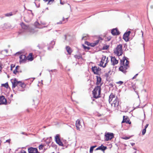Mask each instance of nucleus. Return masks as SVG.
I'll use <instances>...</instances> for the list:
<instances>
[{
    "label": "nucleus",
    "mask_w": 153,
    "mask_h": 153,
    "mask_svg": "<svg viewBox=\"0 0 153 153\" xmlns=\"http://www.w3.org/2000/svg\"><path fill=\"white\" fill-rule=\"evenodd\" d=\"M134 79V77H132V79Z\"/></svg>",
    "instance_id": "61"
},
{
    "label": "nucleus",
    "mask_w": 153,
    "mask_h": 153,
    "mask_svg": "<svg viewBox=\"0 0 153 153\" xmlns=\"http://www.w3.org/2000/svg\"><path fill=\"white\" fill-rule=\"evenodd\" d=\"M96 147V146H93L90 147V153H92L94 149Z\"/></svg>",
    "instance_id": "28"
},
{
    "label": "nucleus",
    "mask_w": 153,
    "mask_h": 153,
    "mask_svg": "<svg viewBox=\"0 0 153 153\" xmlns=\"http://www.w3.org/2000/svg\"><path fill=\"white\" fill-rule=\"evenodd\" d=\"M111 33L113 35H118L120 34V32L117 28H114L111 30Z\"/></svg>",
    "instance_id": "16"
},
{
    "label": "nucleus",
    "mask_w": 153,
    "mask_h": 153,
    "mask_svg": "<svg viewBox=\"0 0 153 153\" xmlns=\"http://www.w3.org/2000/svg\"><path fill=\"white\" fill-rule=\"evenodd\" d=\"M62 23V21H60V22H57V24H61Z\"/></svg>",
    "instance_id": "49"
},
{
    "label": "nucleus",
    "mask_w": 153,
    "mask_h": 153,
    "mask_svg": "<svg viewBox=\"0 0 153 153\" xmlns=\"http://www.w3.org/2000/svg\"><path fill=\"white\" fill-rule=\"evenodd\" d=\"M34 25L36 28H42L46 27L45 26L42 27L41 25L37 22L34 23Z\"/></svg>",
    "instance_id": "20"
},
{
    "label": "nucleus",
    "mask_w": 153,
    "mask_h": 153,
    "mask_svg": "<svg viewBox=\"0 0 153 153\" xmlns=\"http://www.w3.org/2000/svg\"><path fill=\"white\" fill-rule=\"evenodd\" d=\"M130 33V31H128L127 32L125 33L124 34L123 38L127 42L129 41L128 36Z\"/></svg>",
    "instance_id": "9"
},
{
    "label": "nucleus",
    "mask_w": 153,
    "mask_h": 153,
    "mask_svg": "<svg viewBox=\"0 0 153 153\" xmlns=\"http://www.w3.org/2000/svg\"><path fill=\"white\" fill-rule=\"evenodd\" d=\"M91 69L94 73L97 75L98 74L100 70L99 67L97 66L92 67Z\"/></svg>",
    "instance_id": "7"
},
{
    "label": "nucleus",
    "mask_w": 153,
    "mask_h": 153,
    "mask_svg": "<svg viewBox=\"0 0 153 153\" xmlns=\"http://www.w3.org/2000/svg\"><path fill=\"white\" fill-rule=\"evenodd\" d=\"M107 149V147L106 146H104L102 145L101 146L97 148L96 149V150H101L102 151H104Z\"/></svg>",
    "instance_id": "21"
},
{
    "label": "nucleus",
    "mask_w": 153,
    "mask_h": 153,
    "mask_svg": "<svg viewBox=\"0 0 153 153\" xmlns=\"http://www.w3.org/2000/svg\"><path fill=\"white\" fill-rule=\"evenodd\" d=\"M123 82L121 81H120L117 82V83L120 85H122L123 84Z\"/></svg>",
    "instance_id": "40"
},
{
    "label": "nucleus",
    "mask_w": 153,
    "mask_h": 153,
    "mask_svg": "<svg viewBox=\"0 0 153 153\" xmlns=\"http://www.w3.org/2000/svg\"><path fill=\"white\" fill-rule=\"evenodd\" d=\"M127 123L130 124L131 122L129 121L128 118L127 116H123V120L122 122V123Z\"/></svg>",
    "instance_id": "18"
},
{
    "label": "nucleus",
    "mask_w": 153,
    "mask_h": 153,
    "mask_svg": "<svg viewBox=\"0 0 153 153\" xmlns=\"http://www.w3.org/2000/svg\"><path fill=\"white\" fill-rule=\"evenodd\" d=\"M46 9H47V10H48V7L47 8H46Z\"/></svg>",
    "instance_id": "62"
},
{
    "label": "nucleus",
    "mask_w": 153,
    "mask_h": 153,
    "mask_svg": "<svg viewBox=\"0 0 153 153\" xmlns=\"http://www.w3.org/2000/svg\"><path fill=\"white\" fill-rule=\"evenodd\" d=\"M19 53V52H18L17 53H16V54H17V53Z\"/></svg>",
    "instance_id": "64"
},
{
    "label": "nucleus",
    "mask_w": 153,
    "mask_h": 153,
    "mask_svg": "<svg viewBox=\"0 0 153 153\" xmlns=\"http://www.w3.org/2000/svg\"><path fill=\"white\" fill-rule=\"evenodd\" d=\"M53 43L54 44H55V42L54 41L52 43Z\"/></svg>",
    "instance_id": "60"
},
{
    "label": "nucleus",
    "mask_w": 153,
    "mask_h": 153,
    "mask_svg": "<svg viewBox=\"0 0 153 153\" xmlns=\"http://www.w3.org/2000/svg\"><path fill=\"white\" fill-rule=\"evenodd\" d=\"M100 40H102V39L100 37L98 39L95 41V42H94V43L96 45H97L99 43Z\"/></svg>",
    "instance_id": "27"
},
{
    "label": "nucleus",
    "mask_w": 153,
    "mask_h": 153,
    "mask_svg": "<svg viewBox=\"0 0 153 153\" xmlns=\"http://www.w3.org/2000/svg\"><path fill=\"white\" fill-rule=\"evenodd\" d=\"M138 74H137L134 76V79H135L136 77L138 75Z\"/></svg>",
    "instance_id": "53"
},
{
    "label": "nucleus",
    "mask_w": 153,
    "mask_h": 153,
    "mask_svg": "<svg viewBox=\"0 0 153 153\" xmlns=\"http://www.w3.org/2000/svg\"><path fill=\"white\" fill-rule=\"evenodd\" d=\"M45 2L48 1V4H51L54 1V0H43Z\"/></svg>",
    "instance_id": "26"
},
{
    "label": "nucleus",
    "mask_w": 153,
    "mask_h": 153,
    "mask_svg": "<svg viewBox=\"0 0 153 153\" xmlns=\"http://www.w3.org/2000/svg\"><path fill=\"white\" fill-rule=\"evenodd\" d=\"M105 139L106 141H108L111 140L114 137V134L112 133H108L105 134Z\"/></svg>",
    "instance_id": "6"
},
{
    "label": "nucleus",
    "mask_w": 153,
    "mask_h": 153,
    "mask_svg": "<svg viewBox=\"0 0 153 153\" xmlns=\"http://www.w3.org/2000/svg\"><path fill=\"white\" fill-rule=\"evenodd\" d=\"M76 126L77 129L78 130H80V129L81 127V125H80V120L79 119L76 121Z\"/></svg>",
    "instance_id": "17"
},
{
    "label": "nucleus",
    "mask_w": 153,
    "mask_h": 153,
    "mask_svg": "<svg viewBox=\"0 0 153 153\" xmlns=\"http://www.w3.org/2000/svg\"><path fill=\"white\" fill-rule=\"evenodd\" d=\"M119 99L116 97L114 100L113 102L112 103H111L112 105H114L115 107H117L119 105Z\"/></svg>",
    "instance_id": "14"
},
{
    "label": "nucleus",
    "mask_w": 153,
    "mask_h": 153,
    "mask_svg": "<svg viewBox=\"0 0 153 153\" xmlns=\"http://www.w3.org/2000/svg\"><path fill=\"white\" fill-rule=\"evenodd\" d=\"M28 151L29 153H39L37 149L32 147L28 148Z\"/></svg>",
    "instance_id": "8"
},
{
    "label": "nucleus",
    "mask_w": 153,
    "mask_h": 153,
    "mask_svg": "<svg viewBox=\"0 0 153 153\" xmlns=\"http://www.w3.org/2000/svg\"><path fill=\"white\" fill-rule=\"evenodd\" d=\"M55 140L56 143L59 146H63V144L62 142L61 141L60 139L59 138V134H57L56 135L55 137Z\"/></svg>",
    "instance_id": "11"
},
{
    "label": "nucleus",
    "mask_w": 153,
    "mask_h": 153,
    "mask_svg": "<svg viewBox=\"0 0 153 153\" xmlns=\"http://www.w3.org/2000/svg\"><path fill=\"white\" fill-rule=\"evenodd\" d=\"M109 47V46L108 45H104L102 49L103 50H107L108 48Z\"/></svg>",
    "instance_id": "32"
},
{
    "label": "nucleus",
    "mask_w": 153,
    "mask_h": 153,
    "mask_svg": "<svg viewBox=\"0 0 153 153\" xmlns=\"http://www.w3.org/2000/svg\"><path fill=\"white\" fill-rule=\"evenodd\" d=\"M66 51L69 54H70L72 52V50L70 47L67 46L66 47Z\"/></svg>",
    "instance_id": "23"
},
{
    "label": "nucleus",
    "mask_w": 153,
    "mask_h": 153,
    "mask_svg": "<svg viewBox=\"0 0 153 153\" xmlns=\"http://www.w3.org/2000/svg\"><path fill=\"white\" fill-rule=\"evenodd\" d=\"M7 103V100L4 96L0 97V104H6Z\"/></svg>",
    "instance_id": "13"
},
{
    "label": "nucleus",
    "mask_w": 153,
    "mask_h": 153,
    "mask_svg": "<svg viewBox=\"0 0 153 153\" xmlns=\"http://www.w3.org/2000/svg\"><path fill=\"white\" fill-rule=\"evenodd\" d=\"M97 82L96 83V85L98 86L99 84L100 83L101 81V78L100 76H97Z\"/></svg>",
    "instance_id": "22"
},
{
    "label": "nucleus",
    "mask_w": 153,
    "mask_h": 153,
    "mask_svg": "<svg viewBox=\"0 0 153 153\" xmlns=\"http://www.w3.org/2000/svg\"><path fill=\"white\" fill-rule=\"evenodd\" d=\"M65 40H66V35H65Z\"/></svg>",
    "instance_id": "56"
},
{
    "label": "nucleus",
    "mask_w": 153,
    "mask_h": 153,
    "mask_svg": "<svg viewBox=\"0 0 153 153\" xmlns=\"http://www.w3.org/2000/svg\"><path fill=\"white\" fill-rule=\"evenodd\" d=\"M82 45L84 49H85V50H88L90 48L89 47L86 46L84 45Z\"/></svg>",
    "instance_id": "34"
},
{
    "label": "nucleus",
    "mask_w": 153,
    "mask_h": 153,
    "mask_svg": "<svg viewBox=\"0 0 153 153\" xmlns=\"http://www.w3.org/2000/svg\"><path fill=\"white\" fill-rule=\"evenodd\" d=\"M108 57L107 58V59H106V60L105 61L106 62H107V63L108 62Z\"/></svg>",
    "instance_id": "52"
},
{
    "label": "nucleus",
    "mask_w": 153,
    "mask_h": 153,
    "mask_svg": "<svg viewBox=\"0 0 153 153\" xmlns=\"http://www.w3.org/2000/svg\"><path fill=\"white\" fill-rule=\"evenodd\" d=\"M138 32L139 33V35H142V37H143V33L142 32V30H138Z\"/></svg>",
    "instance_id": "35"
},
{
    "label": "nucleus",
    "mask_w": 153,
    "mask_h": 153,
    "mask_svg": "<svg viewBox=\"0 0 153 153\" xmlns=\"http://www.w3.org/2000/svg\"><path fill=\"white\" fill-rule=\"evenodd\" d=\"M19 90L21 91H23V90Z\"/></svg>",
    "instance_id": "59"
},
{
    "label": "nucleus",
    "mask_w": 153,
    "mask_h": 153,
    "mask_svg": "<svg viewBox=\"0 0 153 153\" xmlns=\"http://www.w3.org/2000/svg\"><path fill=\"white\" fill-rule=\"evenodd\" d=\"M148 126H149V124H146V126H145V128H145V129H146V128H147V127H148Z\"/></svg>",
    "instance_id": "44"
},
{
    "label": "nucleus",
    "mask_w": 153,
    "mask_h": 153,
    "mask_svg": "<svg viewBox=\"0 0 153 153\" xmlns=\"http://www.w3.org/2000/svg\"><path fill=\"white\" fill-rule=\"evenodd\" d=\"M21 153H26V152L24 151H23L22 152H20Z\"/></svg>",
    "instance_id": "50"
},
{
    "label": "nucleus",
    "mask_w": 153,
    "mask_h": 153,
    "mask_svg": "<svg viewBox=\"0 0 153 153\" xmlns=\"http://www.w3.org/2000/svg\"><path fill=\"white\" fill-rule=\"evenodd\" d=\"M19 68V66H17L16 67L15 69L13 71V73L15 74H16V73L18 72L17 69Z\"/></svg>",
    "instance_id": "25"
},
{
    "label": "nucleus",
    "mask_w": 153,
    "mask_h": 153,
    "mask_svg": "<svg viewBox=\"0 0 153 153\" xmlns=\"http://www.w3.org/2000/svg\"><path fill=\"white\" fill-rule=\"evenodd\" d=\"M111 64L113 65H114L118 63V61L117 60L115 57H111Z\"/></svg>",
    "instance_id": "12"
},
{
    "label": "nucleus",
    "mask_w": 153,
    "mask_h": 153,
    "mask_svg": "<svg viewBox=\"0 0 153 153\" xmlns=\"http://www.w3.org/2000/svg\"><path fill=\"white\" fill-rule=\"evenodd\" d=\"M85 37V36H83L82 38V39L83 40L84 39V38Z\"/></svg>",
    "instance_id": "55"
},
{
    "label": "nucleus",
    "mask_w": 153,
    "mask_h": 153,
    "mask_svg": "<svg viewBox=\"0 0 153 153\" xmlns=\"http://www.w3.org/2000/svg\"><path fill=\"white\" fill-rule=\"evenodd\" d=\"M4 51H5L6 53H8V50H7L5 49V50H4Z\"/></svg>",
    "instance_id": "51"
},
{
    "label": "nucleus",
    "mask_w": 153,
    "mask_h": 153,
    "mask_svg": "<svg viewBox=\"0 0 153 153\" xmlns=\"http://www.w3.org/2000/svg\"><path fill=\"white\" fill-rule=\"evenodd\" d=\"M106 58V57L105 56H103L102 57V59L101 61L100 62V66H102L103 68H105L106 66V65L107 64V62H105L104 65H103V63L105 62V59Z\"/></svg>",
    "instance_id": "10"
},
{
    "label": "nucleus",
    "mask_w": 153,
    "mask_h": 153,
    "mask_svg": "<svg viewBox=\"0 0 153 153\" xmlns=\"http://www.w3.org/2000/svg\"><path fill=\"white\" fill-rule=\"evenodd\" d=\"M146 131V129L144 128L142 131V135H144L145 134Z\"/></svg>",
    "instance_id": "36"
},
{
    "label": "nucleus",
    "mask_w": 153,
    "mask_h": 153,
    "mask_svg": "<svg viewBox=\"0 0 153 153\" xmlns=\"http://www.w3.org/2000/svg\"><path fill=\"white\" fill-rule=\"evenodd\" d=\"M85 44L88 45H90V43L87 41H85Z\"/></svg>",
    "instance_id": "41"
},
{
    "label": "nucleus",
    "mask_w": 153,
    "mask_h": 153,
    "mask_svg": "<svg viewBox=\"0 0 153 153\" xmlns=\"http://www.w3.org/2000/svg\"><path fill=\"white\" fill-rule=\"evenodd\" d=\"M122 48L123 46L121 44L117 45L116 47L114 49V53L118 56L121 55L123 53Z\"/></svg>",
    "instance_id": "4"
},
{
    "label": "nucleus",
    "mask_w": 153,
    "mask_h": 153,
    "mask_svg": "<svg viewBox=\"0 0 153 153\" xmlns=\"http://www.w3.org/2000/svg\"><path fill=\"white\" fill-rule=\"evenodd\" d=\"M10 139L7 140H6L5 142L9 143H10Z\"/></svg>",
    "instance_id": "45"
},
{
    "label": "nucleus",
    "mask_w": 153,
    "mask_h": 153,
    "mask_svg": "<svg viewBox=\"0 0 153 153\" xmlns=\"http://www.w3.org/2000/svg\"><path fill=\"white\" fill-rule=\"evenodd\" d=\"M21 25L22 29H24L25 30H28L29 31H30L31 33H34L33 30H30V28L28 26L25 25L24 23H21Z\"/></svg>",
    "instance_id": "5"
},
{
    "label": "nucleus",
    "mask_w": 153,
    "mask_h": 153,
    "mask_svg": "<svg viewBox=\"0 0 153 153\" xmlns=\"http://www.w3.org/2000/svg\"><path fill=\"white\" fill-rule=\"evenodd\" d=\"M11 82L12 84L13 89L16 86L18 87H21L22 88H25V84L20 81H17L16 79L13 80H11Z\"/></svg>",
    "instance_id": "3"
},
{
    "label": "nucleus",
    "mask_w": 153,
    "mask_h": 153,
    "mask_svg": "<svg viewBox=\"0 0 153 153\" xmlns=\"http://www.w3.org/2000/svg\"><path fill=\"white\" fill-rule=\"evenodd\" d=\"M28 59L30 60V61H32L33 60V58L32 57V55H31V54L30 53L29 54V58H28Z\"/></svg>",
    "instance_id": "31"
},
{
    "label": "nucleus",
    "mask_w": 153,
    "mask_h": 153,
    "mask_svg": "<svg viewBox=\"0 0 153 153\" xmlns=\"http://www.w3.org/2000/svg\"><path fill=\"white\" fill-rule=\"evenodd\" d=\"M74 57L75 58L78 59L82 58L81 56L79 55H75L74 56Z\"/></svg>",
    "instance_id": "33"
},
{
    "label": "nucleus",
    "mask_w": 153,
    "mask_h": 153,
    "mask_svg": "<svg viewBox=\"0 0 153 153\" xmlns=\"http://www.w3.org/2000/svg\"><path fill=\"white\" fill-rule=\"evenodd\" d=\"M129 138H130L129 137H126V136L123 137H122V139H125V140H127V139H129Z\"/></svg>",
    "instance_id": "37"
},
{
    "label": "nucleus",
    "mask_w": 153,
    "mask_h": 153,
    "mask_svg": "<svg viewBox=\"0 0 153 153\" xmlns=\"http://www.w3.org/2000/svg\"><path fill=\"white\" fill-rule=\"evenodd\" d=\"M21 134H25V135H27V134H26V133H25V132H22V133H21Z\"/></svg>",
    "instance_id": "47"
},
{
    "label": "nucleus",
    "mask_w": 153,
    "mask_h": 153,
    "mask_svg": "<svg viewBox=\"0 0 153 153\" xmlns=\"http://www.w3.org/2000/svg\"><path fill=\"white\" fill-rule=\"evenodd\" d=\"M2 64H1L0 63V68H1V69H0V71H1V69L2 68Z\"/></svg>",
    "instance_id": "43"
},
{
    "label": "nucleus",
    "mask_w": 153,
    "mask_h": 153,
    "mask_svg": "<svg viewBox=\"0 0 153 153\" xmlns=\"http://www.w3.org/2000/svg\"><path fill=\"white\" fill-rule=\"evenodd\" d=\"M115 98V95L113 93H111L109 97V103H111V102L113 99H114Z\"/></svg>",
    "instance_id": "19"
},
{
    "label": "nucleus",
    "mask_w": 153,
    "mask_h": 153,
    "mask_svg": "<svg viewBox=\"0 0 153 153\" xmlns=\"http://www.w3.org/2000/svg\"><path fill=\"white\" fill-rule=\"evenodd\" d=\"M64 20H65V18H64V17H63V19H62L63 21H64Z\"/></svg>",
    "instance_id": "57"
},
{
    "label": "nucleus",
    "mask_w": 153,
    "mask_h": 153,
    "mask_svg": "<svg viewBox=\"0 0 153 153\" xmlns=\"http://www.w3.org/2000/svg\"><path fill=\"white\" fill-rule=\"evenodd\" d=\"M13 13L12 12H10L8 13H6L5 14V16H9L13 15Z\"/></svg>",
    "instance_id": "30"
},
{
    "label": "nucleus",
    "mask_w": 153,
    "mask_h": 153,
    "mask_svg": "<svg viewBox=\"0 0 153 153\" xmlns=\"http://www.w3.org/2000/svg\"><path fill=\"white\" fill-rule=\"evenodd\" d=\"M20 62L21 63L24 62L26 60V56L24 55H21L19 56Z\"/></svg>",
    "instance_id": "15"
},
{
    "label": "nucleus",
    "mask_w": 153,
    "mask_h": 153,
    "mask_svg": "<svg viewBox=\"0 0 153 153\" xmlns=\"http://www.w3.org/2000/svg\"><path fill=\"white\" fill-rule=\"evenodd\" d=\"M43 146L42 145H40L39 147V149H40V150L42 149H43Z\"/></svg>",
    "instance_id": "38"
},
{
    "label": "nucleus",
    "mask_w": 153,
    "mask_h": 153,
    "mask_svg": "<svg viewBox=\"0 0 153 153\" xmlns=\"http://www.w3.org/2000/svg\"><path fill=\"white\" fill-rule=\"evenodd\" d=\"M15 66L14 65H11V70H12L13 68H14Z\"/></svg>",
    "instance_id": "42"
},
{
    "label": "nucleus",
    "mask_w": 153,
    "mask_h": 153,
    "mask_svg": "<svg viewBox=\"0 0 153 153\" xmlns=\"http://www.w3.org/2000/svg\"><path fill=\"white\" fill-rule=\"evenodd\" d=\"M60 4H63L62 3V2L61 1H60Z\"/></svg>",
    "instance_id": "58"
},
{
    "label": "nucleus",
    "mask_w": 153,
    "mask_h": 153,
    "mask_svg": "<svg viewBox=\"0 0 153 153\" xmlns=\"http://www.w3.org/2000/svg\"><path fill=\"white\" fill-rule=\"evenodd\" d=\"M40 24L41 25H45L46 24V23L45 22H41V24Z\"/></svg>",
    "instance_id": "46"
},
{
    "label": "nucleus",
    "mask_w": 153,
    "mask_h": 153,
    "mask_svg": "<svg viewBox=\"0 0 153 153\" xmlns=\"http://www.w3.org/2000/svg\"><path fill=\"white\" fill-rule=\"evenodd\" d=\"M55 71V70H51L50 71H51L52 72H53L54 71Z\"/></svg>",
    "instance_id": "54"
},
{
    "label": "nucleus",
    "mask_w": 153,
    "mask_h": 153,
    "mask_svg": "<svg viewBox=\"0 0 153 153\" xmlns=\"http://www.w3.org/2000/svg\"><path fill=\"white\" fill-rule=\"evenodd\" d=\"M7 24H4V26L6 27V28H7Z\"/></svg>",
    "instance_id": "48"
},
{
    "label": "nucleus",
    "mask_w": 153,
    "mask_h": 153,
    "mask_svg": "<svg viewBox=\"0 0 153 153\" xmlns=\"http://www.w3.org/2000/svg\"><path fill=\"white\" fill-rule=\"evenodd\" d=\"M134 97L137 98L138 100H140L139 96L138 94V92L137 91H135L134 92Z\"/></svg>",
    "instance_id": "24"
},
{
    "label": "nucleus",
    "mask_w": 153,
    "mask_h": 153,
    "mask_svg": "<svg viewBox=\"0 0 153 153\" xmlns=\"http://www.w3.org/2000/svg\"><path fill=\"white\" fill-rule=\"evenodd\" d=\"M128 59V58L124 56L120 60V67L119 68V70L125 74L126 72V70L129 68V62Z\"/></svg>",
    "instance_id": "1"
},
{
    "label": "nucleus",
    "mask_w": 153,
    "mask_h": 153,
    "mask_svg": "<svg viewBox=\"0 0 153 153\" xmlns=\"http://www.w3.org/2000/svg\"><path fill=\"white\" fill-rule=\"evenodd\" d=\"M133 143H132L131 145H132V146H133Z\"/></svg>",
    "instance_id": "63"
},
{
    "label": "nucleus",
    "mask_w": 153,
    "mask_h": 153,
    "mask_svg": "<svg viewBox=\"0 0 153 153\" xmlns=\"http://www.w3.org/2000/svg\"><path fill=\"white\" fill-rule=\"evenodd\" d=\"M90 45L91 46L94 47L96 45L95 44L94 42L93 43H90Z\"/></svg>",
    "instance_id": "39"
},
{
    "label": "nucleus",
    "mask_w": 153,
    "mask_h": 153,
    "mask_svg": "<svg viewBox=\"0 0 153 153\" xmlns=\"http://www.w3.org/2000/svg\"><path fill=\"white\" fill-rule=\"evenodd\" d=\"M1 85L3 86L4 87L6 88H8L9 85L7 82H6L5 84H3Z\"/></svg>",
    "instance_id": "29"
},
{
    "label": "nucleus",
    "mask_w": 153,
    "mask_h": 153,
    "mask_svg": "<svg viewBox=\"0 0 153 153\" xmlns=\"http://www.w3.org/2000/svg\"><path fill=\"white\" fill-rule=\"evenodd\" d=\"M101 84L100 86H97L94 88L93 91V97L95 98H97L100 97V95L101 93Z\"/></svg>",
    "instance_id": "2"
}]
</instances>
